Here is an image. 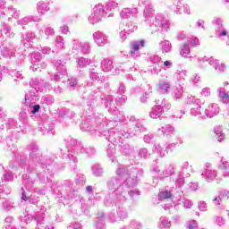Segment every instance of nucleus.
<instances>
[{"mask_svg":"<svg viewBox=\"0 0 229 229\" xmlns=\"http://www.w3.org/2000/svg\"><path fill=\"white\" fill-rule=\"evenodd\" d=\"M180 55L182 58H184L185 60H190V62H192L194 59V56L191 55V47L189 43H184L180 47Z\"/></svg>","mask_w":229,"mask_h":229,"instance_id":"24","label":"nucleus"},{"mask_svg":"<svg viewBox=\"0 0 229 229\" xmlns=\"http://www.w3.org/2000/svg\"><path fill=\"white\" fill-rule=\"evenodd\" d=\"M91 171L94 174V176H101L103 174V168L101 167V165L95 164L91 167Z\"/></svg>","mask_w":229,"mask_h":229,"instance_id":"49","label":"nucleus"},{"mask_svg":"<svg viewBox=\"0 0 229 229\" xmlns=\"http://www.w3.org/2000/svg\"><path fill=\"white\" fill-rule=\"evenodd\" d=\"M38 229H54L53 225H44V220L38 219Z\"/></svg>","mask_w":229,"mask_h":229,"instance_id":"64","label":"nucleus"},{"mask_svg":"<svg viewBox=\"0 0 229 229\" xmlns=\"http://www.w3.org/2000/svg\"><path fill=\"white\" fill-rule=\"evenodd\" d=\"M55 46L56 49H58L59 51H62V49H64L65 39H64V37L56 36L55 39Z\"/></svg>","mask_w":229,"mask_h":229,"instance_id":"42","label":"nucleus"},{"mask_svg":"<svg viewBox=\"0 0 229 229\" xmlns=\"http://www.w3.org/2000/svg\"><path fill=\"white\" fill-rule=\"evenodd\" d=\"M214 133L216 136V140L218 142H223L225 139V134L223 132V126L217 125L214 128Z\"/></svg>","mask_w":229,"mask_h":229,"instance_id":"36","label":"nucleus"},{"mask_svg":"<svg viewBox=\"0 0 229 229\" xmlns=\"http://www.w3.org/2000/svg\"><path fill=\"white\" fill-rule=\"evenodd\" d=\"M128 98H126L125 95H123V94H118L117 98H115V103L116 105H119L120 106L124 105V103H126V100Z\"/></svg>","mask_w":229,"mask_h":229,"instance_id":"55","label":"nucleus"},{"mask_svg":"<svg viewBox=\"0 0 229 229\" xmlns=\"http://www.w3.org/2000/svg\"><path fill=\"white\" fill-rule=\"evenodd\" d=\"M100 67L104 72H110L114 69V63L110 59H104Z\"/></svg>","mask_w":229,"mask_h":229,"instance_id":"33","label":"nucleus"},{"mask_svg":"<svg viewBox=\"0 0 229 229\" xmlns=\"http://www.w3.org/2000/svg\"><path fill=\"white\" fill-rule=\"evenodd\" d=\"M156 103L161 106V108H163V111L171 109V104L165 99H163L161 103H160V100H156Z\"/></svg>","mask_w":229,"mask_h":229,"instance_id":"52","label":"nucleus"},{"mask_svg":"<svg viewBox=\"0 0 229 229\" xmlns=\"http://www.w3.org/2000/svg\"><path fill=\"white\" fill-rule=\"evenodd\" d=\"M30 151V161L29 166L27 167L28 174H23V183L24 188H21V199L23 201H29L32 205H37L38 203V197L35 195L37 190L33 187L35 183V180L39 178V180L44 181V178L40 175V174L35 173V169H33V165H37V164H40V157L37 156V151H38V147L36 144H32L29 147Z\"/></svg>","mask_w":229,"mask_h":229,"instance_id":"2","label":"nucleus"},{"mask_svg":"<svg viewBox=\"0 0 229 229\" xmlns=\"http://www.w3.org/2000/svg\"><path fill=\"white\" fill-rule=\"evenodd\" d=\"M117 177L112 178L107 182L109 191L114 194L119 203L126 201V191L128 187H135L139 182V174H142L136 165L124 166L121 164L117 165Z\"/></svg>","mask_w":229,"mask_h":229,"instance_id":"1","label":"nucleus"},{"mask_svg":"<svg viewBox=\"0 0 229 229\" xmlns=\"http://www.w3.org/2000/svg\"><path fill=\"white\" fill-rule=\"evenodd\" d=\"M112 144L108 145L107 150H106V155L107 157L109 158L110 162H112L113 164L117 162V158L115 157V144H118V146L121 148L122 152L124 153V151H123V147H121V144L123 143H116L114 141H111Z\"/></svg>","mask_w":229,"mask_h":229,"instance_id":"22","label":"nucleus"},{"mask_svg":"<svg viewBox=\"0 0 229 229\" xmlns=\"http://www.w3.org/2000/svg\"><path fill=\"white\" fill-rule=\"evenodd\" d=\"M185 101L187 105H193V106L201 105V99L197 98L196 97H193V96H188Z\"/></svg>","mask_w":229,"mask_h":229,"instance_id":"47","label":"nucleus"},{"mask_svg":"<svg viewBox=\"0 0 229 229\" xmlns=\"http://www.w3.org/2000/svg\"><path fill=\"white\" fill-rule=\"evenodd\" d=\"M49 10V3L40 1L37 4V11L39 15H44Z\"/></svg>","mask_w":229,"mask_h":229,"instance_id":"34","label":"nucleus"},{"mask_svg":"<svg viewBox=\"0 0 229 229\" xmlns=\"http://www.w3.org/2000/svg\"><path fill=\"white\" fill-rule=\"evenodd\" d=\"M201 176L202 178L205 179V182L210 183L214 182L215 178H217V171L208 164L206 165V168L202 171Z\"/></svg>","mask_w":229,"mask_h":229,"instance_id":"15","label":"nucleus"},{"mask_svg":"<svg viewBox=\"0 0 229 229\" xmlns=\"http://www.w3.org/2000/svg\"><path fill=\"white\" fill-rule=\"evenodd\" d=\"M0 53L4 58H12L15 56V48L13 46L3 45L0 47Z\"/></svg>","mask_w":229,"mask_h":229,"instance_id":"25","label":"nucleus"},{"mask_svg":"<svg viewBox=\"0 0 229 229\" xmlns=\"http://www.w3.org/2000/svg\"><path fill=\"white\" fill-rule=\"evenodd\" d=\"M210 88L206 87L204 89H201V91L199 92V96L200 98H210Z\"/></svg>","mask_w":229,"mask_h":229,"instance_id":"61","label":"nucleus"},{"mask_svg":"<svg viewBox=\"0 0 229 229\" xmlns=\"http://www.w3.org/2000/svg\"><path fill=\"white\" fill-rule=\"evenodd\" d=\"M219 169H221L223 172L224 171H228L229 170V162L226 161L225 158H221L220 164L218 165Z\"/></svg>","mask_w":229,"mask_h":229,"instance_id":"54","label":"nucleus"},{"mask_svg":"<svg viewBox=\"0 0 229 229\" xmlns=\"http://www.w3.org/2000/svg\"><path fill=\"white\" fill-rule=\"evenodd\" d=\"M76 64L78 69H85V67H89V64H91V61L86 57H79L76 59Z\"/></svg>","mask_w":229,"mask_h":229,"instance_id":"37","label":"nucleus"},{"mask_svg":"<svg viewBox=\"0 0 229 229\" xmlns=\"http://www.w3.org/2000/svg\"><path fill=\"white\" fill-rule=\"evenodd\" d=\"M41 103L43 105H53L55 103V98H53V97L51 96H44L41 98Z\"/></svg>","mask_w":229,"mask_h":229,"instance_id":"56","label":"nucleus"},{"mask_svg":"<svg viewBox=\"0 0 229 229\" xmlns=\"http://www.w3.org/2000/svg\"><path fill=\"white\" fill-rule=\"evenodd\" d=\"M138 155L140 158H149V151H148V148H141L138 149Z\"/></svg>","mask_w":229,"mask_h":229,"instance_id":"51","label":"nucleus"},{"mask_svg":"<svg viewBox=\"0 0 229 229\" xmlns=\"http://www.w3.org/2000/svg\"><path fill=\"white\" fill-rule=\"evenodd\" d=\"M210 65L212 68L216 71V72H225V64L219 62L217 59H213V61H210Z\"/></svg>","mask_w":229,"mask_h":229,"instance_id":"35","label":"nucleus"},{"mask_svg":"<svg viewBox=\"0 0 229 229\" xmlns=\"http://www.w3.org/2000/svg\"><path fill=\"white\" fill-rule=\"evenodd\" d=\"M103 19H108L105 9H103V4H98L94 5L89 15L88 16V22L91 26H96L99 22H103Z\"/></svg>","mask_w":229,"mask_h":229,"instance_id":"5","label":"nucleus"},{"mask_svg":"<svg viewBox=\"0 0 229 229\" xmlns=\"http://www.w3.org/2000/svg\"><path fill=\"white\" fill-rule=\"evenodd\" d=\"M4 33L9 38H13L14 33L12 31V27L4 24Z\"/></svg>","mask_w":229,"mask_h":229,"instance_id":"59","label":"nucleus"},{"mask_svg":"<svg viewBox=\"0 0 229 229\" xmlns=\"http://www.w3.org/2000/svg\"><path fill=\"white\" fill-rule=\"evenodd\" d=\"M72 51L73 55H90V42H81L77 38H72Z\"/></svg>","mask_w":229,"mask_h":229,"instance_id":"8","label":"nucleus"},{"mask_svg":"<svg viewBox=\"0 0 229 229\" xmlns=\"http://www.w3.org/2000/svg\"><path fill=\"white\" fill-rule=\"evenodd\" d=\"M157 131L161 133V135H165V133H174L176 130L173 125L166 124L157 129Z\"/></svg>","mask_w":229,"mask_h":229,"instance_id":"40","label":"nucleus"},{"mask_svg":"<svg viewBox=\"0 0 229 229\" xmlns=\"http://www.w3.org/2000/svg\"><path fill=\"white\" fill-rule=\"evenodd\" d=\"M139 6H146L144 9L145 22H151V17L155 13L153 5L149 4V0H139Z\"/></svg>","mask_w":229,"mask_h":229,"instance_id":"14","label":"nucleus"},{"mask_svg":"<svg viewBox=\"0 0 229 229\" xmlns=\"http://www.w3.org/2000/svg\"><path fill=\"white\" fill-rule=\"evenodd\" d=\"M38 101V94L37 89H30L28 93L25 94V104L29 106L30 114H37L40 110V105L35 104Z\"/></svg>","mask_w":229,"mask_h":229,"instance_id":"7","label":"nucleus"},{"mask_svg":"<svg viewBox=\"0 0 229 229\" xmlns=\"http://www.w3.org/2000/svg\"><path fill=\"white\" fill-rule=\"evenodd\" d=\"M150 173L154 174V176H157V178L160 179V174H162V170L160 169V165H153L152 168L150 169Z\"/></svg>","mask_w":229,"mask_h":229,"instance_id":"53","label":"nucleus"},{"mask_svg":"<svg viewBox=\"0 0 229 229\" xmlns=\"http://www.w3.org/2000/svg\"><path fill=\"white\" fill-rule=\"evenodd\" d=\"M217 94L222 103L229 105V83L227 81H225L223 86L217 89Z\"/></svg>","mask_w":229,"mask_h":229,"instance_id":"16","label":"nucleus"},{"mask_svg":"<svg viewBox=\"0 0 229 229\" xmlns=\"http://www.w3.org/2000/svg\"><path fill=\"white\" fill-rule=\"evenodd\" d=\"M174 174V165H166L164 169L159 174V180H164V178H169V176H173Z\"/></svg>","mask_w":229,"mask_h":229,"instance_id":"26","label":"nucleus"},{"mask_svg":"<svg viewBox=\"0 0 229 229\" xmlns=\"http://www.w3.org/2000/svg\"><path fill=\"white\" fill-rule=\"evenodd\" d=\"M172 96L175 101L182 99V98H183V88L182 86L175 88L172 93Z\"/></svg>","mask_w":229,"mask_h":229,"instance_id":"46","label":"nucleus"},{"mask_svg":"<svg viewBox=\"0 0 229 229\" xmlns=\"http://www.w3.org/2000/svg\"><path fill=\"white\" fill-rule=\"evenodd\" d=\"M56 72L50 78L51 81H59L65 74H67V69L65 64L61 60H57L54 63Z\"/></svg>","mask_w":229,"mask_h":229,"instance_id":"11","label":"nucleus"},{"mask_svg":"<svg viewBox=\"0 0 229 229\" xmlns=\"http://www.w3.org/2000/svg\"><path fill=\"white\" fill-rule=\"evenodd\" d=\"M182 174H184L187 178L191 176V173H192V165H190L189 162L185 161L182 165Z\"/></svg>","mask_w":229,"mask_h":229,"instance_id":"45","label":"nucleus"},{"mask_svg":"<svg viewBox=\"0 0 229 229\" xmlns=\"http://www.w3.org/2000/svg\"><path fill=\"white\" fill-rule=\"evenodd\" d=\"M146 41L140 40V41H133L131 44V56L132 58H139L140 56V52L139 51L140 48L144 47Z\"/></svg>","mask_w":229,"mask_h":229,"instance_id":"21","label":"nucleus"},{"mask_svg":"<svg viewBox=\"0 0 229 229\" xmlns=\"http://www.w3.org/2000/svg\"><path fill=\"white\" fill-rule=\"evenodd\" d=\"M30 89H34V90H37V94H38V92H49L53 87L51 84L44 82V81L34 79L30 81Z\"/></svg>","mask_w":229,"mask_h":229,"instance_id":"12","label":"nucleus"},{"mask_svg":"<svg viewBox=\"0 0 229 229\" xmlns=\"http://www.w3.org/2000/svg\"><path fill=\"white\" fill-rule=\"evenodd\" d=\"M94 43L98 47H105L108 44V36L101 31H96L92 34Z\"/></svg>","mask_w":229,"mask_h":229,"instance_id":"18","label":"nucleus"},{"mask_svg":"<svg viewBox=\"0 0 229 229\" xmlns=\"http://www.w3.org/2000/svg\"><path fill=\"white\" fill-rule=\"evenodd\" d=\"M35 38V32H28L23 39L21 40V44H23L24 47L30 49L31 47V40Z\"/></svg>","mask_w":229,"mask_h":229,"instance_id":"32","label":"nucleus"},{"mask_svg":"<svg viewBox=\"0 0 229 229\" xmlns=\"http://www.w3.org/2000/svg\"><path fill=\"white\" fill-rule=\"evenodd\" d=\"M133 130L130 129V131H119L117 129L111 128L107 132H104V137H106V140L109 142H115L116 144L120 143L121 148L124 155H128L130 153V145L124 144V139H130V137H135L138 133L144 131V127L140 123L132 127Z\"/></svg>","mask_w":229,"mask_h":229,"instance_id":"3","label":"nucleus"},{"mask_svg":"<svg viewBox=\"0 0 229 229\" xmlns=\"http://www.w3.org/2000/svg\"><path fill=\"white\" fill-rule=\"evenodd\" d=\"M89 78L93 80L94 81H100L101 83L103 82V76H101L98 72V70L92 68L89 70Z\"/></svg>","mask_w":229,"mask_h":229,"instance_id":"43","label":"nucleus"},{"mask_svg":"<svg viewBox=\"0 0 229 229\" xmlns=\"http://www.w3.org/2000/svg\"><path fill=\"white\" fill-rule=\"evenodd\" d=\"M106 106L109 112V114H112L114 115V123H125L126 122V116H124V113L117 110V107L115 106V103L114 102V97L107 96L105 99Z\"/></svg>","mask_w":229,"mask_h":229,"instance_id":"6","label":"nucleus"},{"mask_svg":"<svg viewBox=\"0 0 229 229\" xmlns=\"http://www.w3.org/2000/svg\"><path fill=\"white\" fill-rule=\"evenodd\" d=\"M137 13H139V8L137 7L123 8L120 13V17L123 21H128L131 19H135L137 17Z\"/></svg>","mask_w":229,"mask_h":229,"instance_id":"19","label":"nucleus"},{"mask_svg":"<svg viewBox=\"0 0 229 229\" xmlns=\"http://www.w3.org/2000/svg\"><path fill=\"white\" fill-rule=\"evenodd\" d=\"M152 26L159 28L163 33H167L171 30V21L165 19L164 14L157 13L152 21Z\"/></svg>","mask_w":229,"mask_h":229,"instance_id":"9","label":"nucleus"},{"mask_svg":"<svg viewBox=\"0 0 229 229\" xmlns=\"http://www.w3.org/2000/svg\"><path fill=\"white\" fill-rule=\"evenodd\" d=\"M66 142L67 148H72L73 153H87V155H90V153H94V149H91L89 151V148H83V146H81V143H78L76 140L68 137L64 140Z\"/></svg>","mask_w":229,"mask_h":229,"instance_id":"10","label":"nucleus"},{"mask_svg":"<svg viewBox=\"0 0 229 229\" xmlns=\"http://www.w3.org/2000/svg\"><path fill=\"white\" fill-rule=\"evenodd\" d=\"M20 221L21 223V226H24V225H28L30 221H33V216L31 215L21 216Z\"/></svg>","mask_w":229,"mask_h":229,"instance_id":"60","label":"nucleus"},{"mask_svg":"<svg viewBox=\"0 0 229 229\" xmlns=\"http://www.w3.org/2000/svg\"><path fill=\"white\" fill-rule=\"evenodd\" d=\"M118 221L121 219H126L128 217V213H126L123 208H119L117 210Z\"/></svg>","mask_w":229,"mask_h":229,"instance_id":"62","label":"nucleus"},{"mask_svg":"<svg viewBox=\"0 0 229 229\" xmlns=\"http://www.w3.org/2000/svg\"><path fill=\"white\" fill-rule=\"evenodd\" d=\"M157 89L161 94H168L169 90H171V84L165 81H159Z\"/></svg>","mask_w":229,"mask_h":229,"instance_id":"30","label":"nucleus"},{"mask_svg":"<svg viewBox=\"0 0 229 229\" xmlns=\"http://www.w3.org/2000/svg\"><path fill=\"white\" fill-rule=\"evenodd\" d=\"M159 49L164 55L171 53L173 49V44L171 43V41L164 39L159 43Z\"/></svg>","mask_w":229,"mask_h":229,"instance_id":"29","label":"nucleus"},{"mask_svg":"<svg viewBox=\"0 0 229 229\" xmlns=\"http://www.w3.org/2000/svg\"><path fill=\"white\" fill-rule=\"evenodd\" d=\"M124 23V28L129 33H133V31H137V25H135L131 20H126L121 22V24Z\"/></svg>","mask_w":229,"mask_h":229,"instance_id":"39","label":"nucleus"},{"mask_svg":"<svg viewBox=\"0 0 229 229\" xmlns=\"http://www.w3.org/2000/svg\"><path fill=\"white\" fill-rule=\"evenodd\" d=\"M31 58H32V66H30V69L33 72L41 71L40 67H42L43 69H46V67H47V64H46V63L38 64V62L42 60V55L38 53H34L31 55Z\"/></svg>","mask_w":229,"mask_h":229,"instance_id":"20","label":"nucleus"},{"mask_svg":"<svg viewBox=\"0 0 229 229\" xmlns=\"http://www.w3.org/2000/svg\"><path fill=\"white\" fill-rule=\"evenodd\" d=\"M195 107L191 108L190 114L193 117H202L205 119L204 113H201V105L194 106Z\"/></svg>","mask_w":229,"mask_h":229,"instance_id":"38","label":"nucleus"},{"mask_svg":"<svg viewBox=\"0 0 229 229\" xmlns=\"http://www.w3.org/2000/svg\"><path fill=\"white\" fill-rule=\"evenodd\" d=\"M158 227L160 229H170L171 228V221L167 219L165 216H161L159 219Z\"/></svg>","mask_w":229,"mask_h":229,"instance_id":"44","label":"nucleus"},{"mask_svg":"<svg viewBox=\"0 0 229 229\" xmlns=\"http://www.w3.org/2000/svg\"><path fill=\"white\" fill-rule=\"evenodd\" d=\"M152 149L154 153H157L161 157H164L165 155H167V147L165 145L155 144Z\"/></svg>","mask_w":229,"mask_h":229,"instance_id":"31","label":"nucleus"},{"mask_svg":"<svg viewBox=\"0 0 229 229\" xmlns=\"http://www.w3.org/2000/svg\"><path fill=\"white\" fill-rule=\"evenodd\" d=\"M171 198H173V193L168 191H160L158 194L159 201H164V199H171Z\"/></svg>","mask_w":229,"mask_h":229,"instance_id":"50","label":"nucleus"},{"mask_svg":"<svg viewBox=\"0 0 229 229\" xmlns=\"http://www.w3.org/2000/svg\"><path fill=\"white\" fill-rule=\"evenodd\" d=\"M219 112H221L219 105L216 103H210L204 111V119H212L216 115H219Z\"/></svg>","mask_w":229,"mask_h":229,"instance_id":"13","label":"nucleus"},{"mask_svg":"<svg viewBox=\"0 0 229 229\" xmlns=\"http://www.w3.org/2000/svg\"><path fill=\"white\" fill-rule=\"evenodd\" d=\"M21 17V11L13 8V6H6L5 2H0V20L7 21V22H12L13 19H17L16 24L18 26H28L30 22H40V17L28 15L23 18Z\"/></svg>","mask_w":229,"mask_h":229,"instance_id":"4","label":"nucleus"},{"mask_svg":"<svg viewBox=\"0 0 229 229\" xmlns=\"http://www.w3.org/2000/svg\"><path fill=\"white\" fill-rule=\"evenodd\" d=\"M2 181L13 182V174L10 171H5L3 174Z\"/></svg>","mask_w":229,"mask_h":229,"instance_id":"58","label":"nucleus"},{"mask_svg":"<svg viewBox=\"0 0 229 229\" xmlns=\"http://www.w3.org/2000/svg\"><path fill=\"white\" fill-rule=\"evenodd\" d=\"M185 184V179L183 178L182 174H179L177 179L175 180V186L177 189H180L182 185Z\"/></svg>","mask_w":229,"mask_h":229,"instance_id":"57","label":"nucleus"},{"mask_svg":"<svg viewBox=\"0 0 229 229\" xmlns=\"http://www.w3.org/2000/svg\"><path fill=\"white\" fill-rule=\"evenodd\" d=\"M162 114H164V108L160 105H156L151 108L149 117L151 119H160Z\"/></svg>","mask_w":229,"mask_h":229,"instance_id":"27","label":"nucleus"},{"mask_svg":"<svg viewBox=\"0 0 229 229\" xmlns=\"http://www.w3.org/2000/svg\"><path fill=\"white\" fill-rule=\"evenodd\" d=\"M115 8H119V4L114 1H110L106 5H103L107 19L114 17V10H115Z\"/></svg>","mask_w":229,"mask_h":229,"instance_id":"23","label":"nucleus"},{"mask_svg":"<svg viewBox=\"0 0 229 229\" xmlns=\"http://www.w3.org/2000/svg\"><path fill=\"white\" fill-rule=\"evenodd\" d=\"M187 76H189V72L186 70L177 71L174 73V78L180 87H182V85H184Z\"/></svg>","mask_w":229,"mask_h":229,"instance_id":"28","label":"nucleus"},{"mask_svg":"<svg viewBox=\"0 0 229 229\" xmlns=\"http://www.w3.org/2000/svg\"><path fill=\"white\" fill-rule=\"evenodd\" d=\"M95 226L97 229L105 228V214L101 213L100 217H98L95 221Z\"/></svg>","mask_w":229,"mask_h":229,"instance_id":"48","label":"nucleus"},{"mask_svg":"<svg viewBox=\"0 0 229 229\" xmlns=\"http://www.w3.org/2000/svg\"><path fill=\"white\" fill-rule=\"evenodd\" d=\"M130 31H128L126 30V28H124V23H120L119 25V37H120V40L122 42H124V40H126V37L127 35H130Z\"/></svg>","mask_w":229,"mask_h":229,"instance_id":"41","label":"nucleus"},{"mask_svg":"<svg viewBox=\"0 0 229 229\" xmlns=\"http://www.w3.org/2000/svg\"><path fill=\"white\" fill-rule=\"evenodd\" d=\"M44 33L47 38H49V37H55V29L52 27H47L44 30Z\"/></svg>","mask_w":229,"mask_h":229,"instance_id":"63","label":"nucleus"},{"mask_svg":"<svg viewBox=\"0 0 229 229\" xmlns=\"http://www.w3.org/2000/svg\"><path fill=\"white\" fill-rule=\"evenodd\" d=\"M172 10L176 13V15H182V13H186L187 15H191V8L187 4H183L182 1L175 0L174 5H172Z\"/></svg>","mask_w":229,"mask_h":229,"instance_id":"17","label":"nucleus"}]
</instances>
